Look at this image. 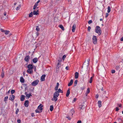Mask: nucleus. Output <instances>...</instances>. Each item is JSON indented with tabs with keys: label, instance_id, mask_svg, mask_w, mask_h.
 <instances>
[{
	"label": "nucleus",
	"instance_id": "nucleus-49",
	"mask_svg": "<svg viewBox=\"0 0 123 123\" xmlns=\"http://www.w3.org/2000/svg\"><path fill=\"white\" fill-rule=\"evenodd\" d=\"M115 72V70H111V73H114Z\"/></svg>",
	"mask_w": 123,
	"mask_h": 123
},
{
	"label": "nucleus",
	"instance_id": "nucleus-37",
	"mask_svg": "<svg viewBox=\"0 0 123 123\" xmlns=\"http://www.w3.org/2000/svg\"><path fill=\"white\" fill-rule=\"evenodd\" d=\"M115 68L117 70H118L120 69V68L119 66H117Z\"/></svg>",
	"mask_w": 123,
	"mask_h": 123
},
{
	"label": "nucleus",
	"instance_id": "nucleus-30",
	"mask_svg": "<svg viewBox=\"0 0 123 123\" xmlns=\"http://www.w3.org/2000/svg\"><path fill=\"white\" fill-rule=\"evenodd\" d=\"M1 76L2 78H3L4 76V71H2L1 74Z\"/></svg>",
	"mask_w": 123,
	"mask_h": 123
},
{
	"label": "nucleus",
	"instance_id": "nucleus-48",
	"mask_svg": "<svg viewBox=\"0 0 123 123\" xmlns=\"http://www.w3.org/2000/svg\"><path fill=\"white\" fill-rule=\"evenodd\" d=\"M109 15V13H107L106 14V15L105 16V17L106 18Z\"/></svg>",
	"mask_w": 123,
	"mask_h": 123
},
{
	"label": "nucleus",
	"instance_id": "nucleus-54",
	"mask_svg": "<svg viewBox=\"0 0 123 123\" xmlns=\"http://www.w3.org/2000/svg\"><path fill=\"white\" fill-rule=\"evenodd\" d=\"M77 100V98H74V100L73 102H75Z\"/></svg>",
	"mask_w": 123,
	"mask_h": 123
},
{
	"label": "nucleus",
	"instance_id": "nucleus-50",
	"mask_svg": "<svg viewBox=\"0 0 123 123\" xmlns=\"http://www.w3.org/2000/svg\"><path fill=\"white\" fill-rule=\"evenodd\" d=\"M0 30L1 32H4L5 31V30H4L2 29H0Z\"/></svg>",
	"mask_w": 123,
	"mask_h": 123
},
{
	"label": "nucleus",
	"instance_id": "nucleus-34",
	"mask_svg": "<svg viewBox=\"0 0 123 123\" xmlns=\"http://www.w3.org/2000/svg\"><path fill=\"white\" fill-rule=\"evenodd\" d=\"M36 30L37 31H40V29L39 28L38 26H36Z\"/></svg>",
	"mask_w": 123,
	"mask_h": 123
},
{
	"label": "nucleus",
	"instance_id": "nucleus-38",
	"mask_svg": "<svg viewBox=\"0 0 123 123\" xmlns=\"http://www.w3.org/2000/svg\"><path fill=\"white\" fill-rule=\"evenodd\" d=\"M15 92V91L14 90H12L11 91V93L12 94H13Z\"/></svg>",
	"mask_w": 123,
	"mask_h": 123
},
{
	"label": "nucleus",
	"instance_id": "nucleus-13",
	"mask_svg": "<svg viewBox=\"0 0 123 123\" xmlns=\"http://www.w3.org/2000/svg\"><path fill=\"white\" fill-rule=\"evenodd\" d=\"M28 69H32L33 68V67L32 64H29L27 66Z\"/></svg>",
	"mask_w": 123,
	"mask_h": 123
},
{
	"label": "nucleus",
	"instance_id": "nucleus-40",
	"mask_svg": "<svg viewBox=\"0 0 123 123\" xmlns=\"http://www.w3.org/2000/svg\"><path fill=\"white\" fill-rule=\"evenodd\" d=\"M38 5V4H37V3H36L35 4V5H34V7L33 8H36L37 6Z\"/></svg>",
	"mask_w": 123,
	"mask_h": 123
},
{
	"label": "nucleus",
	"instance_id": "nucleus-42",
	"mask_svg": "<svg viewBox=\"0 0 123 123\" xmlns=\"http://www.w3.org/2000/svg\"><path fill=\"white\" fill-rule=\"evenodd\" d=\"M93 78V77H91L90 79V81L89 82L90 83H91L92 82V78Z\"/></svg>",
	"mask_w": 123,
	"mask_h": 123
},
{
	"label": "nucleus",
	"instance_id": "nucleus-55",
	"mask_svg": "<svg viewBox=\"0 0 123 123\" xmlns=\"http://www.w3.org/2000/svg\"><path fill=\"white\" fill-rule=\"evenodd\" d=\"M31 116L32 117H34V116L35 115L34 114V113H31Z\"/></svg>",
	"mask_w": 123,
	"mask_h": 123
},
{
	"label": "nucleus",
	"instance_id": "nucleus-6",
	"mask_svg": "<svg viewBox=\"0 0 123 123\" xmlns=\"http://www.w3.org/2000/svg\"><path fill=\"white\" fill-rule=\"evenodd\" d=\"M39 82V80H35L32 83L31 85L33 86H35L38 84Z\"/></svg>",
	"mask_w": 123,
	"mask_h": 123
},
{
	"label": "nucleus",
	"instance_id": "nucleus-19",
	"mask_svg": "<svg viewBox=\"0 0 123 123\" xmlns=\"http://www.w3.org/2000/svg\"><path fill=\"white\" fill-rule=\"evenodd\" d=\"M79 77V73L77 72H76L75 73V79H77Z\"/></svg>",
	"mask_w": 123,
	"mask_h": 123
},
{
	"label": "nucleus",
	"instance_id": "nucleus-51",
	"mask_svg": "<svg viewBox=\"0 0 123 123\" xmlns=\"http://www.w3.org/2000/svg\"><path fill=\"white\" fill-rule=\"evenodd\" d=\"M66 117L69 120H71V118H70V117L69 116H67Z\"/></svg>",
	"mask_w": 123,
	"mask_h": 123
},
{
	"label": "nucleus",
	"instance_id": "nucleus-31",
	"mask_svg": "<svg viewBox=\"0 0 123 123\" xmlns=\"http://www.w3.org/2000/svg\"><path fill=\"white\" fill-rule=\"evenodd\" d=\"M53 109V105H50V110L51 111H52Z\"/></svg>",
	"mask_w": 123,
	"mask_h": 123
},
{
	"label": "nucleus",
	"instance_id": "nucleus-46",
	"mask_svg": "<svg viewBox=\"0 0 123 123\" xmlns=\"http://www.w3.org/2000/svg\"><path fill=\"white\" fill-rule=\"evenodd\" d=\"M58 87L57 86H55V91H56L58 90Z\"/></svg>",
	"mask_w": 123,
	"mask_h": 123
},
{
	"label": "nucleus",
	"instance_id": "nucleus-28",
	"mask_svg": "<svg viewBox=\"0 0 123 123\" xmlns=\"http://www.w3.org/2000/svg\"><path fill=\"white\" fill-rule=\"evenodd\" d=\"M32 95L31 94V93L30 94H26V98H29L30 96H31Z\"/></svg>",
	"mask_w": 123,
	"mask_h": 123
},
{
	"label": "nucleus",
	"instance_id": "nucleus-61",
	"mask_svg": "<svg viewBox=\"0 0 123 123\" xmlns=\"http://www.w3.org/2000/svg\"><path fill=\"white\" fill-rule=\"evenodd\" d=\"M65 68H66V69L67 70H68V67H66Z\"/></svg>",
	"mask_w": 123,
	"mask_h": 123
},
{
	"label": "nucleus",
	"instance_id": "nucleus-63",
	"mask_svg": "<svg viewBox=\"0 0 123 123\" xmlns=\"http://www.w3.org/2000/svg\"><path fill=\"white\" fill-rule=\"evenodd\" d=\"M21 7V5L20 4L19 5V6H18L16 8H19V7Z\"/></svg>",
	"mask_w": 123,
	"mask_h": 123
},
{
	"label": "nucleus",
	"instance_id": "nucleus-17",
	"mask_svg": "<svg viewBox=\"0 0 123 123\" xmlns=\"http://www.w3.org/2000/svg\"><path fill=\"white\" fill-rule=\"evenodd\" d=\"M76 26V25L75 24H74L72 26V31L73 32H74L75 31Z\"/></svg>",
	"mask_w": 123,
	"mask_h": 123
},
{
	"label": "nucleus",
	"instance_id": "nucleus-11",
	"mask_svg": "<svg viewBox=\"0 0 123 123\" xmlns=\"http://www.w3.org/2000/svg\"><path fill=\"white\" fill-rule=\"evenodd\" d=\"M29 101L28 100L25 101V102L24 105L26 107H27L29 105Z\"/></svg>",
	"mask_w": 123,
	"mask_h": 123
},
{
	"label": "nucleus",
	"instance_id": "nucleus-25",
	"mask_svg": "<svg viewBox=\"0 0 123 123\" xmlns=\"http://www.w3.org/2000/svg\"><path fill=\"white\" fill-rule=\"evenodd\" d=\"M20 81L22 83H24L25 81V80L22 77H21L20 78Z\"/></svg>",
	"mask_w": 123,
	"mask_h": 123
},
{
	"label": "nucleus",
	"instance_id": "nucleus-5",
	"mask_svg": "<svg viewBox=\"0 0 123 123\" xmlns=\"http://www.w3.org/2000/svg\"><path fill=\"white\" fill-rule=\"evenodd\" d=\"M92 42L94 44H96L97 43V38L96 36L94 35L92 39Z\"/></svg>",
	"mask_w": 123,
	"mask_h": 123
},
{
	"label": "nucleus",
	"instance_id": "nucleus-2",
	"mask_svg": "<svg viewBox=\"0 0 123 123\" xmlns=\"http://www.w3.org/2000/svg\"><path fill=\"white\" fill-rule=\"evenodd\" d=\"M95 32L98 33L99 35H100L102 33V31L100 27L97 26L95 29Z\"/></svg>",
	"mask_w": 123,
	"mask_h": 123
},
{
	"label": "nucleus",
	"instance_id": "nucleus-35",
	"mask_svg": "<svg viewBox=\"0 0 123 123\" xmlns=\"http://www.w3.org/2000/svg\"><path fill=\"white\" fill-rule=\"evenodd\" d=\"M77 82L78 80H76L74 82V86H76Z\"/></svg>",
	"mask_w": 123,
	"mask_h": 123
},
{
	"label": "nucleus",
	"instance_id": "nucleus-36",
	"mask_svg": "<svg viewBox=\"0 0 123 123\" xmlns=\"http://www.w3.org/2000/svg\"><path fill=\"white\" fill-rule=\"evenodd\" d=\"M8 96H7L5 97L4 98V101L5 102L7 100V99H8Z\"/></svg>",
	"mask_w": 123,
	"mask_h": 123
},
{
	"label": "nucleus",
	"instance_id": "nucleus-29",
	"mask_svg": "<svg viewBox=\"0 0 123 123\" xmlns=\"http://www.w3.org/2000/svg\"><path fill=\"white\" fill-rule=\"evenodd\" d=\"M33 16V14L32 12H31L30 13L29 15V17L31 18V17Z\"/></svg>",
	"mask_w": 123,
	"mask_h": 123
},
{
	"label": "nucleus",
	"instance_id": "nucleus-62",
	"mask_svg": "<svg viewBox=\"0 0 123 123\" xmlns=\"http://www.w3.org/2000/svg\"><path fill=\"white\" fill-rule=\"evenodd\" d=\"M36 34L37 35V36H38L39 34V33L38 32H36Z\"/></svg>",
	"mask_w": 123,
	"mask_h": 123
},
{
	"label": "nucleus",
	"instance_id": "nucleus-4",
	"mask_svg": "<svg viewBox=\"0 0 123 123\" xmlns=\"http://www.w3.org/2000/svg\"><path fill=\"white\" fill-rule=\"evenodd\" d=\"M1 11L2 13V14L4 16H6V18H8V17L6 16V13L8 12V11L6 9L3 8L1 9Z\"/></svg>",
	"mask_w": 123,
	"mask_h": 123
},
{
	"label": "nucleus",
	"instance_id": "nucleus-16",
	"mask_svg": "<svg viewBox=\"0 0 123 123\" xmlns=\"http://www.w3.org/2000/svg\"><path fill=\"white\" fill-rule=\"evenodd\" d=\"M70 89L69 88L67 90L66 94V96L67 97H68L69 95L70 94Z\"/></svg>",
	"mask_w": 123,
	"mask_h": 123
},
{
	"label": "nucleus",
	"instance_id": "nucleus-52",
	"mask_svg": "<svg viewBox=\"0 0 123 123\" xmlns=\"http://www.w3.org/2000/svg\"><path fill=\"white\" fill-rule=\"evenodd\" d=\"M17 122L18 123H20L21 122V120L20 119L18 120Z\"/></svg>",
	"mask_w": 123,
	"mask_h": 123
},
{
	"label": "nucleus",
	"instance_id": "nucleus-57",
	"mask_svg": "<svg viewBox=\"0 0 123 123\" xmlns=\"http://www.w3.org/2000/svg\"><path fill=\"white\" fill-rule=\"evenodd\" d=\"M117 105L119 107H121V104H117Z\"/></svg>",
	"mask_w": 123,
	"mask_h": 123
},
{
	"label": "nucleus",
	"instance_id": "nucleus-7",
	"mask_svg": "<svg viewBox=\"0 0 123 123\" xmlns=\"http://www.w3.org/2000/svg\"><path fill=\"white\" fill-rule=\"evenodd\" d=\"M30 59V56L29 55H27L25 57L24 60L25 61L27 62H29V60Z\"/></svg>",
	"mask_w": 123,
	"mask_h": 123
},
{
	"label": "nucleus",
	"instance_id": "nucleus-23",
	"mask_svg": "<svg viewBox=\"0 0 123 123\" xmlns=\"http://www.w3.org/2000/svg\"><path fill=\"white\" fill-rule=\"evenodd\" d=\"M90 92V89L89 88H88L86 90V96H87L88 94Z\"/></svg>",
	"mask_w": 123,
	"mask_h": 123
},
{
	"label": "nucleus",
	"instance_id": "nucleus-20",
	"mask_svg": "<svg viewBox=\"0 0 123 123\" xmlns=\"http://www.w3.org/2000/svg\"><path fill=\"white\" fill-rule=\"evenodd\" d=\"M85 107V106L84 105H79V108L81 109H84Z\"/></svg>",
	"mask_w": 123,
	"mask_h": 123
},
{
	"label": "nucleus",
	"instance_id": "nucleus-60",
	"mask_svg": "<svg viewBox=\"0 0 123 123\" xmlns=\"http://www.w3.org/2000/svg\"><path fill=\"white\" fill-rule=\"evenodd\" d=\"M120 40V41H123V37L121 38Z\"/></svg>",
	"mask_w": 123,
	"mask_h": 123
},
{
	"label": "nucleus",
	"instance_id": "nucleus-3",
	"mask_svg": "<svg viewBox=\"0 0 123 123\" xmlns=\"http://www.w3.org/2000/svg\"><path fill=\"white\" fill-rule=\"evenodd\" d=\"M59 96V94H58L57 93L55 92L53 94V98L51 99L52 100H54L55 102L57 100V98Z\"/></svg>",
	"mask_w": 123,
	"mask_h": 123
},
{
	"label": "nucleus",
	"instance_id": "nucleus-53",
	"mask_svg": "<svg viewBox=\"0 0 123 123\" xmlns=\"http://www.w3.org/2000/svg\"><path fill=\"white\" fill-rule=\"evenodd\" d=\"M119 109L118 108V107H117L116 108V111H118L119 110Z\"/></svg>",
	"mask_w": 123,
	"mask_h": 123
},
{
	"label": "nucleus",
	"instance_id": "nucleus-27",
	"mask_svg": "<svg viewBox=\"0 0 123 123\" xmlns=\"http://www.w3.org/2000/svg\"><path fill=\"white\" fill-rule=\"evenodd\" d=\"M59 27L62 30L64 31L65 29L63 25H59Z\"/></svg>",
	"mask_w": 123,
	"mask_h": 123
},
{
	"label": "nucleus",
	"instance_id": "nucleus-24",
	"mask_svg": "<svg viewBox=\"0 0 123 123\" xmlns=\"http://www.w3.org/2000/svg\"><path fill=\"white\" fill-rule=\"evenodd\" d=\"M98 104L99 107L100 108L102 106L101 102V101L99 100L98 101Z\"/></svg>",
	"mask_w": 123,
	"mask_h": 123
},
{
	"label": "nucleus",
	"instance_id": "nucleus-45",
	"mask_svg": "<svg viewBox=\"0 0 123 123\" xmlns=\"http://www.w3.org/2000/svg\"><path fill=\"white\" fill-rule=\"evenodd\" d=\"M108 10L107 11L108 13H109L111 11V8H108Z\"/></svg>",
	"mask_w": 123,
	"mask_h": 123
},
{
	"label": "nucleus",
	"instance_id": "nucleus-44",
	"mask_svg": "<svg viewBox=\"0 0 123 123\" xmlns=\"http://www.w3.org/2000/svg\"><path fill=\"white\" fill-rule=\"evenodd\" d=\"M91 27L90 26H88V30L89 31H90V30L91 29Z\"/></svg>",
	"mask_w": 123,
	"mask_h": 123
},
{
	"label": "nucleus",
	"instance_id": "nucleus-14",
	"mask_svg": "<svg viewBox=\"0 0 123 123\" xmlns=\"http://www.w3.org/2000/svg\"><path fill=\"white\" fill-rule=\"evenodd\" d=\"M38 10H37L36 11L34 10L33 12V14L37 15L38 14Z\"/></svg>",
	"mask_w": 123,
	"mask_h": 123
},
{
	"label": "nucleus",
	"instance_id": "nucleus-22",
	"mask_svg": "<svg viewBox=\"0 0 123 123\" xmlns=\"http://www.w3.org/2000/svg\"><path fill=\"white\" fill-rule=\"evenodd\" d=\"M38 61V59L37 58H34L33 59V62L34 63H36Z\"/></svg>",
	"mask_w": 123,
	"mask_h": 123
},
{
	"label": "nucleus",
	"instance_id": "nucleus-10",
	"mask_svg": "<svg viewBox=\"0 0 123 123\" xmlns=\"http://www.w3.org/2000/svg\"><path fill=\"white\" fill-rule=\"evenodd\" d=\"M46 75L45 74H43L41 77V81H44L45 80V77Z\"/></svg>",
	"mask_w": 123,
	"mask_h": 123
},
{
	"label": "nucleus",
	"instance_id": "nucleus-26",
	"mask_svg": "<svg viewBox=\"0 0 123 123\" xmlns=\"http://www.w3.org/2000/svg\"><path fill=\"white\" fill-rule=\"evenodd\" d=\"M62 59L61 58H60V59L58 60V62L57 64L60 65H61V62L62 61Z\"/></svg>",
	"mask_w": 123,
	"mask_h": 123
},
{
	"label": "nucleus",
	"instance_id": "nucleus-33",
	"mask_svg": "<svg viewBox=\"0 0 123 123\" xmlns=\"http://www.w3.org/2000/svg\"><path fill=\"white\" fill-rule=\"evenodd\" d=\"M5 31L4 32L5 33L6 35H7L9 34L10 32V31H8L5 30Z\"/></svg>",
	"mask_w": 123,
	"mask_h": 123
},
{
	"label": "nucleus",
	"instance_id": "nucleus-47",
	"mask_svg": "<svg viewBox=\"0 0 123 123\" xmlns=\"http://www.w3.org/2000/svg\"><path fill=\"white\" fill-rule=\"evenodd\" d=\"M89 61H90V59H88L87 60V62H88L87 66L88 67V66H89Z\"/></svg>",
	"mask_w": 123,
	"mask_h": 123
},
{
	"label": "nucleus",
	"instance_id": "nucleus-32",
	"mask_svg": "<svg viewBox=\"0 0 123 123\" xmlns=\"http://www.w3.org/2000/svg\"><path fill=\"white\" fill-rule=\"evenodd\" d=\"M118 120L119 122V123H123V121L120 118L118 119Z\"/></svg>",
	"mask_w": 123,
	"mask_h": 123
},
{
	"label": "nucleus",
	"instance_id": "nucleus-58",
	"mask_svg": "<svg viewBox=\"0 0 123 123\" xmlns=\"http://www.w3.org/2000/svg\"><path fill=\"white\" fill-rule=\"evenodd\" d=\"M77 123H81V122L80 120L78 121Z\"/></svg>",
	"mask_w": 123,
	"mask_h": 123
},
{
	"label": "nucleus",
	"instance_id": "nucleus-41",
	"mask_svg": "<svg viewBox=\"0 0 123 123\" xmlns=\"http://www.w3.org/2000/svg\"><path fill=\"white\" fill-rule=\"evenodd\" d=\"M66 56L65 55H64L63 56L62 58V60L64 61L65 58L66 57Z\"/></svg>",
	"mask_w": 123,
	"mask_h": 123
},
{
	"label": "nucleus",
	"instance_id": "nucleus-18",
	"mask_svg": "<svg viewBox=\"0 0 123 123\" xmlns=\"http://www.w3.org/2000/svg\"><path fill=\"white\" fill-rule=\"evenodd\" d=\"M27 72L29 74H31L32 73L33 71L32 69H28L27 71Z\"/></svg>",
	"mask_w": 123,
	"mask_h": 123
},
{
	"label": "nucleus",
	"instance_id": "nucleus-64",
	"mask_svg": "<svg viewBox=\"0 0 123 123\" xmlns=\"http://www.w3.org/2000/svg\"><path fill=\"white\" fill-rule=\"evenodd\" d=\"M106 92V91H104L102 92V93L103 94L105 93Z\"/></svg>",
	"mask_w": 123,
	"mask_h": 123
},
{
	"label": "nucleus",
	"instance_id": "nucleus-21",
	"mask_svg": "<svg viewBox=\"0 0 123 123\" xmlns=\"http://www.w3.org/2000/svg\"><path fill=\"white\" fill-rule=\"evenodd\" d=\"M73 83V79H71L69 82V83L68 84V86H70L72 85Z\"/></svg>",
	"mask_w": 123,
	"mask_h": 123
},
{
	"label": "nucleus",
	"instance_id": "nucleus-15",
	"mask_svg": "<svg viewBox=\"0 0 123 123\" xmlns=\"http://www.w3.org/2000/svg\"><path fill=\"white\" fill-rule=\"evenodd\" d=\"M25 96L24 95H22L20 96V100L21 101H23L24 100Z\"/></svg>",
	"mask_w": 123,
	"mask_h": 123
},
{
	"label": "nucleus",
	"instance_id": "nucleus-8",
	"mask_svg": "<svg viewBox=\"0 0 123 123\" xmlns=\"http://www.w3.org/2000/svg\"><path fill=\"white\" fill-rule=\"evenodd\" d=\"M15 97V96H14L12 94L10 96L9 98V99L12 101H13L14 100Z\"/></svg>",
	"mask_w": 123,
	"mask_h": 123
},
{
	"label": "nucleus",
	"instance_id": "nucleus-9",
	"mask_svg": "<svg viewBox=\"0 0 123 123\" xmlns=\"http://www.w3.org/2000/svg\"><path fill=\"white\" fill-rule=\"evenodd\" d=\"M55 92L57 93L59 95V93L61 92L62 93H63V91L62 90L60 89L59 88L58 89L57 91H55Z\"/></svg>",
	"mask_w": 123,
	"mask_h": 123
},
{
	"label": "nucleus",
	"instance_id": "nucleus-59",
	"mask_svg": "<svg viewBox=\"0 0 123 123\" xmlns=\"http://www.w3.org/2000/svg\"><path fill=\"white\" fill-rule=\"evenodd\" d=\"M98 94H97L96 95V96L95 97V98H98Z\"/></svg>",
	"mask_w": 123,
	"mask_h": 123
},
{
	"label": "nucleus",
	"instance_id": "nucleus-43",
	"mask_svg": "<svg viewBox=\"0 0 123 123\" xmlns=\"http://www.w3.org/2000/svg\"><path fill=\"white\" fill-rule=\"evenodd\" d=\"M92 20H90L88 21V23L89 24H90L91 23H92Z\"/></svg>",
	"mask_w": 123,
	"mask_h": 123
},
{
	"label": "nucleus",
	"instance_id": "nucleus-39",
	"mask_svg": "<svg viewBox=\"0 0 123 123\" xmlns=\"http://www.w3.org/2000/svg\"><path fill=\"white\" fill-rule=\"evenodd\" d=\"M19 111V109L18 108L17 109L16 111V112H15L16 114H18V113Z\"/></svg>",
	"mask_w": 123,
	"mask_h": 123
},
{
	"label": "nucleus",
	"instance_id": "nucleus-1",
	"mask_svg": "<svg viewBox=\"0 0 123 123\" xmlns=\"http://www.w3.org/2000/svg\"><path fill=\"white\" fill-rule=\"evenodd\" d=\"M43 105L42 104H40L38 106L37 109L35 110V112L36 113H40L42 111L43 109Z\"/></svg>",
	"mask_w": 123,
	"mask_h": 123
},
{
	"label": "nucleus",
	"instance_id": "nucleus-12",
	"mask_svg": "<svg viewBox=\"0 0 123 123\" xmlns=\"http://www.w3.org/2000/svg\"><path fill=\"white\" fill-rule=\"evenodd\" d=\"M61 65H58L57 64V65L56 66V72H58V71H59V68L60 67Z\"/></svg>",
	"mask_w": 123,
	"mask_h": 123
},
{
	"label": "nucleus",
	"instance_id": "nucleus-56",
	"mask_svg": "<svg viewBox=\"0 0 123 123\" xmlns=\"http://www.w3.org/2000/svg\"><path fill=\"white\" fill-rule=\"evenodd\" d=\"M59 85V83L58 82L57 83V84H56V86L58 87Z\"/></svg>",
	"mask_w": 123,
	"mask_h": 123
}]
</instances>
